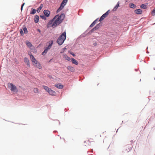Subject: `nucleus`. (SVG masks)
<instances>
[{
  "label": "nucleus",
  "instance_id": "obj_1",
  "mask_svg": "<svg viewBox=\"0 0 155 155\" xmlns=\"http://www.w3.org/2000/svg\"><path fill=\"white\" fill-rule=\"evenodd\" d=\"M65 15L64 14L60 15H55L53 19L48 23V27H51L54 28L60 25L62 22L64 18Z\"/></svg>",
  "mask_w": 155,
  "mask_h": 155
},
{
  "label": "nucleus",
  "instance_id": "obj_2",
  "mask_svg": "<svg viewBox=\"0 0 155 155\" xmlns=\"http://www.w3.org/2000/svg\"><path fill=\"white\" fill-rule=\"evenodd\" d=\"M66 33L65 32H64L58 38L57 41V42L59 45H61L63 43L66 39Z\"/></svg>",
  "mask_w": 155,
  "mask_h": 155
},
{
  "label": "nucleus",
  "instance_id": "obj_3",
  "mask_svg": "<svg viewBox=\"0 0 155 155\" xmlns=\"http://www.w3.org/2000/svg\"><path fill=\"white\" fill-rule=\"evenodd\" d=\"M8 86L9 87H11V90L13 91H15L16 92L18 91V90L16 88V86L13 85L12 83H10L8 84Z\"/></svg>",
  "mask_w": 155,
  "mask_h": 155
},
{
  "label": "nucleus",
  "instance_id": "obj_4",
  "mask_svg": "<svg viewBox=\"0 0 155 155\" xmlns=\"http://www.w3.org/2000/svg\"><path fill=\"white\" fill-rule=\"evenodd\" d=\"M24 62L27 64L28 67H30V65L29 59L27 58H24Z\"/></svg>",
  "mask_w": 155,
  "mask_h": 155
},
{
  "label": "nucleus",
  "instance_id": "obj_5",
  "mask_svg": "<svg viewBox=\"0 0 155 155\" xmlns=\"http://www.w3.org/2000/svg\"><path fill=\"white\" fill-rule=\"evenodd\" d=\"M43 13L45 16L47 17H48L49 16L50 14V12L48 10H44Z\"/></svg>",
  "mask_w": 155,
  "mask_h": 155
},
{
  "label": "nucleus",
  "instance_id": "obj_6",
  "mask_svg": "<svg viewBox=\"0 0 155 155\" xmlns=\"http://www.w3.org/2000/svg\"><path fill=\"white\" fill-rule=\"evenodd\" d=\"M33 64V65H35V66L37 68H38L39 69H41V66L40 63L38 62L37 61Z\"/></svg>",
  "mask_w": 155,
  "mask_h": 155
},
{
  "label": "nucleus",
  "instance_id": "obj_7",
  "mask_svg": "<svg viewBox=\"0 0 155 155\" xmlns=\"http://www.w3.org/2000/svg\"><path fill=\"white\" fill-rule=\"evenodd\" d=\"M30 58L31 60V61L33 62V64L35 63L37 61L35 58H34V56L32 55H30Z\"/></svg>",
  "mask_w": 155,
  "mask_h": 155
},
{
  "label": "nucleus",
  "instance_id": "obj_8",
  "mask_svg": "<svg viewBox=\"0 0 155 155\" xmlns=\"http://www.w3.org/2000/svg\"><path fill=\"white\" fill-rule=\"evenodd\" d=\"M134 12L137 14H141L142 13V10L140 9H136L134 10Z\"/></svg>",
  "mask_w": 155,
  "mask_h": 155
},
{
  "label": "nucleus",
  "instance_id": "obj_9",
  "mask_svg": "<svg viewBox=\"0 0 155 155\" xmlns=\"http://www.w3.org/2000/svg\"><path fill=\"white\" fill-rule=\"evenodd\" d=\"M53 44V41H49V45L46 48V49H47V50H49L50 49Z\"/></svg>",
  "mask_w": 155,
  "mask_h": 155
},
{
  "label": "nucleus",
  "instance_id": "obj_10",
  "mask_svg": "<svg viewBox=\"0 0 155 155\" xmlns=\"http://www.w3.org/2000/svg\"><path fill=\"white\" fill-rule=\"evenodd\" d=\"M129 6L130 8H135L136 7V6L133 3H130L129 4Z\"/></svg>",
  "mask_w": 155,
  "mask_h": 155
},
{
  "label": "nucleus",
  "instance_id": "obj_11",
  "mask_svg": "<svg viewBox=\"0 0 155 155\" xmlns=\"http://www.w3.org/2000/svg\"><path fill=\"white\" fill-rule=\"evenodd\" d=\"M67 69L68 70L71 72H73L74 71V68L70 66H68L67 67Z\"/></svg>",
  "mask_w": 155,
  "mask_h": 155
},
{
  "label": "nucleus",
  "instance_id": "obj_12",
  "mask_svg": "<svg viewBox=\"0 0 155 155\" xmlns=\"http://www.w3.org/2000/svg\"><path fill=\"white\" fill-rule=\"evenodd\" d=\"M48 92L49 94H50L52 95H55V92L51 90V89H50V90L48 91Z\"/></svg>",
  "mask_w": 155,
  "mask_h": 155
},
{
  "label": "nucleus",
  "instance_id": "obj_13",
  "mask_svg": "<svg viewBox=\"0 0 155 155\" xmlns=\"http://www.w3.org/2000/svg\"><path fill=\"white\" fill-rule=\"evenodd\" d=\"M55 86L59 89H62L63 87V85L60 84H56Z\"/></svg>",
  "mask_w": 155,
  "mask_h": 155
},
{
  "label": "nucleus",
  "instance_id": "obj_14",
  "mask_svg": "<svg viewBox=\"0 0 155 155\" xmlns=\"http://www.w3.org/2000/svg\"><path fill=\"white\" fill-rule=\"evenodd\" d=\"M25 43L27 46L29 48H31L32 46L31 43L28 41H26Z\"/></svg>",
  "mask_w": 155,
  "mask_h": 155
},
{
  "label": "nucleus",
  "instance_id": "obj_15",
  "mask_svg": "<svg viewBox=\"0 0 155 155\" xmlns=\"http://www.w3.org/2000/svg\"><path fill=\"white\" fill-rule=\"evenodd\" d=\"M39 20V17L38 15H36L35 16L34 18V21L36 23H37L38 22Z\"/></svg>",
  "mask_w": 155,
  "mask_h": 155
},
{
  "label": "nucleus",
  "instance_id": "obj_16",
  "mask_svg": "<svg viewBox=\"0 0 155 155\" xmlns=\"http://www.w3.org/2000/svg\"><path fill=\"white\" fill-rule=\"evenodd\" d=\"M98 21V18L96 20H95L90 25V27H93L94 25L95 24L97 23V22Z\"/></svg>",
  "mask_w": 155,
  "mask_h": 155
},
{
  "label": "nucleus",
  "instance_id": "obj_17",
  "mask_svg": "<svg viewBox=\"0 0 155 155\" xmlns=\"http://www.w3.org/2000/svg\"><path fill=\"white\" fill-rule=\"evenodd\" d=\"M63 57L65 58V59L67 60L68 61H69L71 59L70 57H68L67 55L66 54H64L63 55Z\"/></svg>",
  "mask_w": 155,
  "mask_h": 155
},
{
  "label": "nucleus",
  "instance_id": "obj_18",
  "mask_svg": "<svg viewBox=\"0 0 155 155\" xmlns=\"http://www.w3.org/2000/svg\"><path fill=\"white\" fill-rule=\"evenodd\" d=\"M43 7V5L41 4L40 5V7L37 9V11L38 13H39L40 12V10Z\"/></svg>",
  "mask_w": 155,
  "mask_h": 155
},
{
  "label": "nucleus",
  "instance_id": "obj_19",
  "mask_svg": "<svg viewBox=\"0 0 155 155\" xmlns=\"http://www.w3.org/2000/svg\"><path fill=\"white\" fill-rule=\"evenodd\" d=\"M36 11L35 9L32 8L30 12V14H34L36 13Z\"/></svg>",
  "mask_w": 155,
  "mask_h": 155
},
{
  "label": "nucleus",
  "instance_id": "obj_20",
  "mask_svg": "<svg viewBox=\"0 0 155 155\" xmlns=\"http://www.w3.org/2000/svg\"><path fill=\"white\" fill-rule=\"evenodd\" d=\"M72 61L73 63L75 65H78V61L74 58H72Z\"/></svg>",
  "mask_w": 155,
  "mask_h": 155
},
{
  "label": "nucleus",
  "instance_id": "obj_21",
  "mask_svg": "<svg viewBox=\"0 0 155 155\" xmlns=\"http://www.w3.org/2000/svg\"><path fill=\"white\" fill-rule=\"evenodd\" d=\"M43 88L48 92V91L51 89V88L45 86H43Z\"/></svg>",
  "mask_w": 155,
  "mask_h": 155
},
{
  "label": "nucleus",
  "instance_id": "obj_22",
  "mask_svg": "<svg viewBox=\"0 0 155 155\" xmlns=\"http://www.w3.org/2000/svg\"><path fill=\"white\" fill-rule=\"evenodd\" d=\"M119 6V2L117 3V5L114 7V8L113 9V11H115L117 9L118 7Z\"/></svg>",
  "mask_w": 155,
  "mask_h": 155
},
{
  "label": "nucleus",
  "instance_id": "obj_23",
  "mask_svg": "<svg viewBox=\"0 0 155 155\" xmlns=\"http://www.w3.org/2000/svg\"><path fill=\"white\" fill-rule=\"evenodd\" d=\"M110 13V10H108L103 15H104V18H105L108 15L109 13Z\"/></svg>",
  "mask_w": 155,
  "mask_h": 155
},
{
  "label": "nucleus",
  "instance_id": "obj_24",
  "mask_svg": "<svg viewBox=\"0 0 155 155\" xmlns=\"http://www.w3.org/2000/svg\"><path fill=\"white\" fill-rule=\"evenodd\" d=\"M34 92L35 93H39V91L38 89L37 88H35L34 89Z\"/></svg>",
  "mask_w": 155,
  "mask_h": 155
},
{
  "label": "nucleus",
  "instance_id": "obj_25",
  "mask_svg": "<svg viewBox=\"0 0 155 155\" xmlns=\"http://www.w3.org/2000/svg\"><path fill=\"white\" fill-rule=\"evenodd\" d=\"M140 7L141 8L145 9L147 8V6L145 5L142 4L140 5Z\"/></svg>",
  "mask_w": 155,
  "mask_h": 155
},
{
  "label": "nucleus",
  "instance_id": "obj_26",
  "mask_svg": "<svg viewBox=\"0 0 155 155\" xmlns=\"http://www.w3.org/2000/svg\"><path fill=\"white\" fill-rule=\"evenodd\" d=\"M64 8L62 7V6H60L58 9L57 10V13L59 12L60 11L62 10Z\"/></svg>",
  "mask_w": 155,
  "mask_h": 155
},
{
  "label": "nucleus",
  "instance_id": "obj_27",
  "mask_svg": "<svg viewBox=\"0 0 155 155\" xmlns=\"http://www.w3.org/2000/svg\"><path fill=\"white\" fill-rule=\"evenodd\" d=\"M48 50H47V49L45 48L44 50V51L42 52V54L43 55H45L47 52Z\"/></svg>",
  "mask_w": 155,
  "mask_h": 155
},
{
  "label": "nucleus",
  "instance_id": "obj_28",
  "mask_svg": "<svg viewBox=\"0 0 155 155\" xmlns=\"http://www.w3.org/2000/svg\"><path fill=\"white\" fill-rule=\"evenodd\" d=\"M25 34L27 33L28 31L27 28L25 27L23 28Z\"/></svg>",
  "mask_w": 155,
  "mask_h": 155
},
{
  "label": "nucleus",
  "instance_id": "obj_29",
  "mask_svg": "<svg viewBox=\"0 0 155 155\" xmlns=\"http://www.w3.org/2000/svg\"><path fill=\"white\" fill-rule=\"evenodd\" d=\"M101 25L100 23H99V24H97L94 28L96 29V30H97L99 28Z\"/></svg>",
  "mask_w": 155,
  "mask_h": 155
},
{
  "label": "nucleus",
  "instance_id": "obj_30",
  "mask_svg": "<svg viewBox=\"0 0 155 155\" xmlns=\"http://www.w3.org/2000/svg\"><path fill=\"white\" fill-rule=\"evenodd\" d=\"M104 15H102L100 19H99V21H101L102 20H103L104 19V18H104Z\"/></svg>",
  "mask_w": 155,
  "mask_h": 155
},
{
  "label": "nucleus",
  "instance_id": "obj_31",
  "mask_svg": "<svg viewBox=\"0 0 155 155\" xmlns=\"http://www.w3.org/2000/svg\"><path fill=\"white\" fill-rule=\"evenodd\" d=\"M152 15H155V7L153 9L152 12Z\"/></svg>",
  "mask_w": 155,
  "mask_h": 155
},
{
  "label": "nucleus",
  "instance_id": "obj_32",
  "mask_svg": "<svg viewBox=\"0 0 155 155\" xmlns=\"http://www.w3.org/2000/svg\"><path fill=\"white\" fill-rule=\"evenodd\" d=\"M46 16L45 15H40V17L42 19L45 20L46 19Z\"/></svg>",
  "mask_w": 155,
  "mask_h": 155
},
{
  "label": "nucleus",
  "instance_id": "obj_33",
  "mask_svg": "<svg viewBox=\"0 0 155 155\" xmlns=\"http://www.w3.org/2000/svg\"><path fill=\"white\" fill-rule=\"evenodd\" d=\"M68 0H63L62 2L66 5L68 2Z\"/></svg>",
  "mask_w": 155,
  "mask_h": 155
},
{
  "label": "nucleus",
  "instance_id": "obj_34",
  "mask_svg": "<svg viewBox=\"0 0 155 155\" xmlns=\"http://www.w3.org/2000/svg\"><path fill=\"white\" fill-rule=\"evenodd\" d=\"M96 30V29L94 27V28H92L91 30V32H93L94 31Z\"/></svg>",
  "mask_w": 155,
  "mask_h": 155
},
{
  "label": "nucleus",
  "instance_id": "obj_35",
  "mask_svg": "<svg viewBox=\"0 0 155 155\" xmlns=\"http://www.w3.org/2000/svg\"><path fill=\"white\" fill-rule=\"evenodd\" d=\"M65 5H64V4L63 3L61 2L60 6H62V7L64 8Z\"/></svg>",
  "mask_w": 155,
  "mask_h": 155
},
{
  "label": "nucleus",
  "instance_id": "obj_36",
  "mask_svg": "<svg viewBox=\"0 0 155 155\" xmlns=\"http://www.w3.org/2000/svg\"><path fill=\"white\" fill-rule=\"evenodd\" d=\"M93 140L92 138H90L89 140H88V141L89 142V143H91V142H92Z\"/></svg>",
  "mask_w": 155,
  "mask_h": 155
},
{
  "label": "nucleus",
  "instance_id": "obj_37",
  "mask_svg": "<svg viewBox=\"0 0 155 155\" xmlns=\"http://www.w3.org/2000/svg\"><path fill=\"white\" fill-rule=\"evenodd\" d=\"M25 5V3H23V4H22V5H21V11H22V9H23V7L24 5Z\"/></svg>",
  "mask_w": 155,
  "mask_h": 155
},
{
  "label": "nucleus",
  "instance_id": "obj_38",
  "mask_svg": "<svg viewBox=\"0 0 155 155\" xmlns=\"http://www.w3.org/2000/svg\"><path fill=\"white\" fill-rule=\"evenodd\" d=\"M20 33H21V34L22 35H23V32L22 30H21V31H20Z\"/></svg>",
  "mask_w": 155,
  "mask_h": 155
},
{
  "label": "nucleus",
  "instance_id": "obj_39",
  "mask_svg": "<svg viewBox=\"0 0 155 155\" xmlns=\"http://www.w3.org/2000/svg\"><path fill=\"white\" fill-rule=\"evenodd\" d=\"M37 31H38L40 33L41 32V31H40V29H37Z\"/></svg>",
  "mask_w": 155,
  "mask_h": 155
},
{
  "label": "nucleus",
  "instance_id": "obj_40",
  "mask_svg": "<svg viewBox=\"0 0 155 155\" xmlns=\"http://www.w3.org/2000/svg\"><path fill=\"white\" fill-rule=\"evenodd\" d=\"M72 55L73 56H75V54H72Z\"/></svg>",
  "mask_w": 155,
  "mask_h": 155
}]
</instances>
